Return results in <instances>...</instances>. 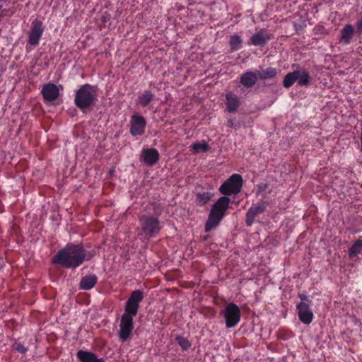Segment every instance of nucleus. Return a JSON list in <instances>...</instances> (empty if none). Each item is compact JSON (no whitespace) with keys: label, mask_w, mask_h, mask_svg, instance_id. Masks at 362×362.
Listing matches in <instances>:
<instances>
[{"label":"nucleus","mask_w":362,"mask_h":362,"mask_svg":"<svg viewBox=\"0 0 362 362\" xmlns=\"http://www.w3.org/2000/svg\"><path fill=\"white\" fill-rule=\"evenodd\" d=\"M143 299V292L141 290H135L131 293L130 296L126 301L124 312L121 317L119 328L117 332L120 341L124 342L132 337L134 327V317L137 315L139 303Z\"/></svg>","instance_id":"1"},{"label":"nucleus","mask_w":362,"mask_h":362,"mask_svg":"<svg viewBox=\"0 0 362 362\" xmlns=\"http://www.w3.org/2000/svg\"><path fill=\"white\" fill-rule=\"evenodd\" d=\"M95 252L87 251L81 244H67L57 251L52 258V263L66 269H76L85 261L90 260Z\"/></svg>","instance_id":"2"},{"label":"nucleus","mask_w":362,"mask_h":362,"mask_svg":"<svg viewBox=\"0 0 362 362\" xmlns=\"http://www.w3.org/2000/svg\"><path fill=\"white\" fill-rule=\"evenodd\" d=\"M230 202V198L221 197L213 204L205 223L206 232H210L218 226L229 208Z\"/></svg>","instance_id":"3"},{"label":"nucleus","mask_w":362,"mask_h":362,"mask_svg":"<svg viewBox=\"0 0 362 362\" xmlns=\"http://www.w3.org/2000/svg\"><path fill=\"white\" fill-rule=\"evenodd\" d=\"M98 93L95 88L90 84L82 85L76 92L74 103L81 110L90 107L97 100Z\"/></svg>","instance_id":"4"},{"label":"nucleus","mask_w":362,"mask_h":362,"mask_svg":"<svg viewBox=\"0 0 362 362\" xmlns=\"http://www.w3.org/2000/svg\"><path fill=\"white\" fill-rule=\"evenodd\" d=\"M141 226V234L146 238L156 237L160 231L162 226L158 215H142L139 218Z\"/></svg>","instance_id":"5"},{"label":"nucleus","mask_w":362,"mask_h":362,"mask_svg":"<svg viewBox=\"0 0 362 362\" xmlns=\"http://www.w3.org/2000/svg\"><path fill=\"white\" fill-rule=\"evenodd\" d=\"M243 186V178L239 174L232 175L220 187L219 192L226 196L238 194Z\"/></svg>","instance_id":"6"},{"label":"nucleus","mask_w":362,"mask_h":362,"mask_svg":"<svg viewBox=\"0 0 362 362\" xmlns=\"http://www.w3.org/2000/svg\"><path fill=\"white\" fill-rule=\"evenodd\" d=\"M221 315L225 318L227 328L235 327L240 321V310L239 307L233 303L228 304L226 308L221 312Z\"/></svg>","instance_id":"7"},{"label":"nucleus","mask_w":362,"mask_h":362,"mask_svg":"<svg viewBox=\"0 0 362 362\" xmlns=\"http://www.w3.org/2000/svg\"><path fill=\"white\" fill-rule=\"evenodd\" d=\"M146 125L145 118L138 114H134L130 119V134L135 136L142 135L144 133Z\"/></svg>","instance_id":"8"},{"label":"nucleus","mask_w":362,"mask_h":362,"mask_svg":"<svg viewBox=\"0 0 362 362\" xmlns=\"http://www.w3.org/2000/svg\"><path fill=\"white\" fill-rule=\"evenodd\" d=\"M43 31L42 23L38 19L33 21L29 32L28 43L33 46L37 45Z\"/></svg>","instance_id":"9"},{"label":"nucleus","mask_w":362,"mask_h":362,"mask_svg":"<svg viewBox=\"0 0 362 362\" xmlns=\"http://www.w3.org/2000/svg\"><path fill=\"white\" fill-rule=\"evenodd\" d=\"M298 315L299 320L305 325H309L313 320V313L310 304L305 302H300L297 304Z\"/></svg>","instance_id":"10"},{"label":"nucleus","mask_w":362,"mask_h":362,"mask_svg":"<svg viewBox=\"0 0 362 362\" xmlns=\"http://www.w3.org/2000/svg\"><path fill=\"white\" fill-rule=\"evenodd\" d=\"M41 94L45 102L51 103L58 98L59 90L57 85L49 83L42 86Z\"/></svg>","instance_id":"11"},{"label":"nucleus","mask_w":362,"mask_h":362,"mask_svg":"<svg viewBox=\"0 0 362 362\" xmlns=\"http://www.w3.org/2000/svg\"><path fill=\"white\" fill-rule=\"evenodd\" d=\"M267 205V203L266 202H260L247 210L245 219L247 226H250L252 225L255 218L265 211Z\"/></svg>","instance_id":"12"},{"label":"nucleus","mask_w":362,"mask_h":362,"mask_svg":"<svg viewBox=\"0 0 362 362\" xmlns=\"http://www.w3.org/2000/svg\"><path fill=\"white\" fill-rule=\"evenodd\" d=\"M273 37L267 30H260L259 32L252 35L247 42L249 45L261 46L265 45Z\"/></svg>","instance_id":"13"},{"label":"nucleus","mask_w":362,"mask_h":362,"mask_svg":"<svg viewBox=\"0 0 362 362\" xmlns=\"http://www.w3.org/2000/svg\"><path fill=\"white\" fill-rule=\"evenodd\" d=\"M241 105L240 98L235 93L230 92L226 95V110L230 113L237 112Z\"/></svg>","instance_id":"14"},{"label":"nucleus","mask_w":362,"mask_h":362,"mask_svg":"<svg viewBox=\"0 0 362 362\" xmlns=\"http://www.w3.org/2000/svg\"><path fill=\"white\" fill-rule=\"evenodd\" d=\"M141 157L146 165L152 166L158 161L159 153L153 148L144 149L141 153Z\"/></svg>","instance_id":"15"},{"label":"nucleus","mask_w":362,"mask_h":362,"mask_svg":"<svg viewBox=\"0 0 362 362\" xmlns=\"http://www.w3.org/2000/svg\"><path fill=\"white\" fill-rule=\"evenodd\" d=\"M354 33V26L350 23L346 24L340 31L339 43L344 45H349Z\"/></svg>","instance_id":"16"},{"label":"nucleus","mask_w":362,"mask_h":362,"mask_svg":"<svg viewBox=\"0 0 362 362\" xmlns=\"http://www.w3.org/2000/svg\"><path fill=\"white\" fill-rule=\"evenodd\" d=\"M76 358L79 362H105L104 358H98L96 354L88 351H78Z\"/></svg>","instance_id":"17"},{"label":"nucleus","mask_w":362,"mask_h":362,"mask_svg":"<svg viewBox=\"0 0 362 362\" xmlns=\"http://www.w3.org/2000/svg\"><path fill=\"white\" fill-rule=\"evenodd\" d=\"M258 74L253 71H247L240 78V83L247 88L255 86L258 80Z\"/></svg>","instance_id":"18"},{"label":"nucleus","mask_w":362,"mask_h":362,"mask_svg":"<svg viewBox=\"0 0 362 362\" xmlns=\"http://www.w3.org/2000/svg\"><path fill=\"white\" fill-rule=\"evenodd\" d=\"M98 277L95 274H89L83 276L79 284V288L81 290H90L97 284Z\"/></svg>","instance_id":"19"},{"label":"nucleus","mask_w":362,"mask_h":362,"mask_svg":"<svg viewBox=\"0 0 362 362\" xmlns=\"http://www.w3.org/2000/svg\"><path fill=\"white\" fill-rule=\"evenodd\" d=\"M153 98L154 95L151 90H145L138 96L136 104L142 107H146L153 101Z\"/></svg>","instance_id":"20"},{"label":"nucleus","mask_w":362,"mask_h":362,"mask_svg":"<svg viewBox=\"0 0 362 362\" xmlns=\"http://www.w3.org/2000/svg\"><path fill=\"white\" fill-rule=\"evenodd\" d=\"M298 71V84L300 86H307L310 81V76L308 71L305 69L296 70Z\"/></svg>","instance_id":"21"},{"label":"nucleus","mask_w":362,"mask_h":362,"mask_svg":"<svg viewBox=\"0 0 362 362\" xmlns=\"http://www.w3.org/2000/svg\"><path fill=\"white\" fill-rule=\"evenodd\" d=\"M213 195V193L209 191L198 192L196 196V202L199 206H204L212 198Z\"/></svg>","instance_id":"22"},{"label":"nucleus","mask_w":362,"mask_h":362,"mask_svg":"<svg viewBox=\"0 0 362 362\" xmlns=\"http://www.w3.org/2000/svg\"><path fill=\"white\" fill-rule=\"evenodd\" d=\"M209 149V144L204 140L195 142L190 146V150L193 153H197L200 151L206 152Z\"/></svg>","instance_id":"23"},{"label":"nucleus","mask_w":362,"mask_h":362,"mask_svg":"<svg viewBox=\"0 0 362 362\" xmlns=\"http://www.w3.org/2000/svg\"><path fill=\"white\" fill-rule=\"evenodd\" d=\"M297 74H298V71L296 70H295L292 72L288 73L284 76V78L283 81V86L286 88L291 87L294 84V83L297 81V78H298Z\"/></svg>","instance_id":"24"},{"label":"nucleus","mask_w":362,"mask_h":362,"mask_svg":"<svg viewBox=\"0 0 362 362\" xmlns=\"http://www.w3.org/2000/svg\"><path fill=\"white\" fill-rule=\"evenodd\" d=\"M242 38L238 34H233L230 36L229 40V45L232 51H236L242 47Z\"/></svg>","instance_id":"25"},{"label":"nucleus","mask_w":362,"mask_h":362,"mask_svg":"<svg viewBox=\"0 0 362 362\" xmlns=\"http://www.w3.org/2000/svg\"><path fill=\"white\" fill-rule=\"evenodd\" d=\"M362 250V240L359 239L356 240L349 250V256L353 258L358 255Z\"/></svg>","instance_id":"26"},{"label":"nucleus","mask_w":362,"mask_h":362,"mask_svg":"<svg viewBox=\"0 0 362 362\" xmlns=\"http://www.w3.org/2000/svg\"><path fill=\"white\" fill-rule=\"evenodd\" d=\"M276 75V70L275 68L268 67L262 72L258 73V76L261 79L272 78Z\"/></svg>","instance_id":"27"},{"label":"nucleus","mask_w":362,"mask_h":362,"mask_svg":"<svg viewBox=\"0 0 362 362\" xmlns=\"http://www.w3.org/2000/svg\"><path fill=\"white\" fill-rule=\"evenodd\" d=\"M175 340L183 350H187L192 346L191 342L180 334L176 335Z\"/></svg>","instance_id":"28"},{"label":"nucleus","mask_w":362,"mask_h":362,"mask_svg":"<svg viewBox=\"0 0 362 362\" xmlns=\"http://www.w3.org/2000/svg\"><path fill=\"white\" fill-rule=\"evenodd\" d=\"M13 348L21 354H25L28 348L25 347L21 343L16 342L13 345Z\"/></svg>","instance_id":"29"},{"label":"nucleus","mask_w":362,"mask_h":362,"mask_svg":"<svg viewBox=\"0 0 362 362\" xmlns=\"http://www.w3.org/2000/svg\"><path fill=\"white\" fill-rule=\"evenodd\" d=\"M227 126L230 128L237 129L238 127V123L235 121V119L230 118L227 121Z\"/></svg>","instance_id":"30"},{"label":"nucleus","mask_w":362,"mask_h":362,"mask_svg":"<svg viewBox=\"0 0 362 362\" xmlns=\"http://www.w3.org/2000/svg\"><path fill=\"white\" fill-rule=\"evenodd\" d=\"M298 297L301 300L300 302H305V303H309V304L311 303V300L309 299V298L308 297V296L306 294H305V293H300L298 295Z\"/></svg>","instance_id":"31"},{"label":"nucleus","mask_w":362,"mask_h":362,"mask_svg":"<svg viewBox=\"0 0 362 362\" xmlns=\"http://www.w3.org/2000/svg\"><path fill=\"white\" fill-rule=\"evenodd\" d=\"M356 32L361 35L362 33V18L356 21Z\"/></svg>","instance_id":"32"}]
</instances>
